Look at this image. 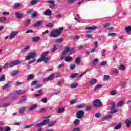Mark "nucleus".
Wrapping results in <instances>:
<instances>
[{"mask_svg": "<svg viewBox=\"0 0 131 131\" xmlns=\"http://www.w3.org/2000/svg\"><path fill=\"white\" fill-rule=\"evenodd\" d=\"M64 110H65V108L63 107H61L57 110V113H62V112H64Z\"/></svg>", "mask_w": 131, "mask_h": 131, "instance_id": "obj_28", "label": "nucleus"}, {"mask_svg": "<svg viewBox=\"0 0 131 131\" xmlns=\"http://www.w3.org/2000/svg\"><path fill=\"white\" fill-rule=\"evenodd\" d=\"M73 53H75V49L74 47H73L70 50V54H73Z\"/></svg>", "mask_w": 131, "mask_h": 131, "instance_id": "obj_47", "label": "nucleus"}, {"mask_svg": "<svg viewBox=\"0 0 131 131\" xmlns=\"http://www.w3.org/2000/svg\"><path fill=\"white\" fill-rule=\"evenodd\" d=\"M15 94H16V95H23V94H25V90H17L16 91H15Z\"/></svg>", "mask_w": 131, "mask_h": 131, "instance_id": "obj_11", "label": "nucleus"}, {"mask_svg": "<svg viewBox=\"0 0 131 131\" xmlns=\"http://www.w3.org/2000/svg\"><path fill=\"white\" fill-rule=\"evenodd\" d=\"M75 67H76V66H75V64H72L70 66V69L71 70H73V69H74L75 68Z\"/></svg>", "mask_w": 131, "mask_h": 131, "instance_id": "obj_54", "label": "nucleus"}, {"mask_svg": "<svg viewBox=\"0 0 131 131\" xmlns=\"http://www.w3.org/2000/svg\"><path fill=\"white\" fill-rule=\"evenodd\" d=\"M118 68L120 70H121L122 71L125 70V67L123 64H121Z\"/></svg>", "mask_w": 131, "mask_h": 131, "instance_id": "obj_25", "label": "nucleus"}, {"mask_svg": "<svg viewBox=\"0 0 131 131\" xmlns=\"http://www.w3.org/2000/svg\"><path fill=\"white\" fill-rule=\"evenodd\" d=\"M19 113H20L21 114H23L24 113H25V111H26V107H20L19 109Z\"/></svg>", "mask_w": 131, "mask_h": 131, "instance_id": "obj_15", "label": "nucleus"}, {"mask_svg": "<svg viewBox=\"0 0 131 131\" xmlns=\"http://www.w3.org/2000/svg\"><path fill=\"white\" fill-rule=\"evenodd\" d=\"M95 117H96V118H100V117H101V113H96L95 115Z\"/></svg>", "mask_w": 131, "mask_h": 131, "instance_id": "obj_58", "label": "nucleus"}, {"mask_svg": "<svg viewBox=\"0 0 131 131\" xmlns=\"http://www.w3.org/2000/svg\"><path fill=\"white\" fill-rule=\"evenodd\" d=\"M41 92H42V91H41V90H39L38 91V93H38V94H36L35 95V97H39V96H40L41 95V94H42L41 93Z\"/></svg>", "mask_w": 131, "mask_h": 131, "instance_id": "obj_45", "label": "nucleus"}, {"mask_svg": "<svg viewBox=\"0 0 131 131\" xmlns=\"http://www.w3.org/2000/svg\"><path fill=\"white\" fill-rule=\"evenodd\" d=\"M78 74L77 73H74L71 75V77L72 78H76V77L77 76Z\"/></svg>", "mask_w": 131, "mask_h": 131, "instance_id": "obj_53", "label": "nucleus"}, {"mask_svg": "<svg viewBox=\"0 0 131 131\" xmlns=\"http://www.w3.org/2000/svg\"><path fill=\"white\" fill-rule=\"evenodd\" d=\"M55 51H57V45H54L52 48V52H55Z\"/></svg>", "mask_w": 131, "mask_h": 131, "instance_id": "obj_64", "label": "nucleus"}, {"mask_svg": "<svg viewBox=\"0 0 131 131\" xmlns=\"http://www.w3.org/2000/svg\"><path fill=\"white\" fill-rule=\"evenodd\" d=\"M42 24V21H38L32 25L33 27H38Z\"/></svg>", "mask_w": 131, "mask_h": 131, "instance_id": "obj_8", "label": "nucleus"}, {"mask_svg": "<svg viewBox=\"0 0 131 131\" xmlns=\"http://www.w3.org/2000/svg\"><path fill=\"white\" fill-rule=\"evenodd\" d=\"M125 30L126 31V32H130V31H131V26L125 27Z\"/></svg>", "mask_w": 131, "mask_h": 131, "instance_id": "obj_29", "label": "nucleus"}, {"mask_svg": "<svg viewBox=\"0 0 131 131\" xmlns=\"http://www.w3.org/2000/svg\"><path fill=\"white\" fill-rule=\"evenodd\" d=\"M48 54H49V52H46L42 53L41 57L37 60V62H39L44 61V63L45 64H48V63H49V61H50V58L46 57H47V56H48Z\"/></svg>", "mask_w": 131, "mask_h": 131, "instance_id": "obj_2", "label": "nucleus"}, {"mask_svg": "<svg viewBox=\"0 0 131 131\" xmlns=\"http://www.w3.org/2000/svg\"><path fill=\"white\" fill-rule=\"evenodd\" d=\"M97 79H92L91 81H90V83L91 85H94V84L97 83Z\"/></svg>", "mask_w": 131, "mask_h": 131, "instance_id": "obj_17", "label": "nucleus"}, {"mask_svg": "<svg viewBox=\"0 0 131 131\" xmlns=\"http://www.w3.org/2000/svg\"><path fill=\"white\" fill-rule=\"evenodd\" d=\"M13 62L14 63V65H15V66H16V65H19V64H21V61L19 60H16L13 61Z\"/></svg>", "mask_w": 131, "mask_h": 131, "instance_id": "obj_33", "label": "nucleus"}, {"mask_svg": "<svg viewBox=\"0 0 131 131\" xmlns=\"http://www.w3.org/2000/svg\"><path fill=\"white\" fill-rule=\"evenodd\" d=\"M95 29H97V26L95 25L91 27H87L85 28L86 30H95Z\"/></svg>", "mask_w": 131, "mask_h": 131, "instance_id": "obj_10", "label": "nucleus"}, {"mask_svg": "<svg viewBox=\"0 0 131 131\" xmlns=\"http://www.w3.org/2000/svg\"><path fill=\"white\" fill-rule=\"evenodd\" d=\"M123 104H124V100L120 101L117 103L116 107H121Z\"/></svg>", "mask_w": 131, "mask_h": 131, "instance_id": "obj_16", "label": "nucleus"}, {"mask_svg": "<svg viewBox=\"0 0 131 131\" xmlns=\"http://www.w3.org/2000/svg\"><path fill=\"white\" fill-rule=\"evenodd\" d=\"M101 56L102 57H105V56H106V50L103 49L102 50V52H101Z\"/></svg>", "mask_w": 131, "mask_h": 131, "instance_id": "obj_49", "label": "nucleus"}, {"mask_svg": "<svg viewBox=\"0 0 131 131\" xmlns=\"http://www.w3.org/2000/svg\"><path fill=\"white\" fill-rule=\"evenodd\" d=\"M15 16L17 19H22V18H23V13H19L17 12L15 14Z\"/></svg>", "mask_w": 131, "mask_h": 131, "instance_id": "obj_9", "label": "nucleus"}, {"mask_svg": "<svg viewBox=\"0 0 131 131\" xmlns=\"http://www.w3.org/2000/svg\"><path fill=\"white\" fill-rule=\"evenodd\" d=\"M108 36L113 37V36H116V33H108Z\"/></svg>", "mask_w": 131, "mask_h": 131, "instance_id": "obj_57", "label": "nucleus"}, {"mask_svg": "<svg viewBox=\"0 0 131 131\" xmlns=\"http://www.w3.org/2000/svg\"><path fill=\"white\" fill-rule=\"evenodd\" d=\"M18 34L17 32L11 31L10 33V39H13V38H15V36Z\"/></svg>", "mask_w": 131, "mask_h": 131, "instance_id": "obj_7", "label": "nucleus"}, {"mask_svg": "<svg viewBox=\"0 0 131 131\" xmlns=\"http://www.w3.org/2000/svg\"><path fill=\"white\" fill-rule=\"evenodd\" d=\"M6 78L5 77V75H2L0 78V81H4Z\"/></svg>", "mask_w": 131, "mask_h": 131, "instance_id": "obj_55", "label": "nucleus"}, {"mask_svg": "<svg viewBox=\"0 0 131 131\" xmlns=\"http://www.w3.org/2000/svg\"><path fill=\"white\" fill-rule=\"evenodd\" d=\"M40 40V37L38 36H35L32 38V41L33 42H37V41H39Z\"/></svg>", "mask_w": 131, "mask_h": 131, "instance_id": "obj_12", "label": "nucleus"}, {"mask_svg": "<svg viewBox=\"0 0 131 131\" xmlns=\"http://www.w3.org/2000/svg\"><path fill=\"white\" fill-rule=\"evenodd\" d=\"M103 79L105 81H107V80H109V79H110V76H109V75H104Z\"/></svg>", "mask_w": 131, "mask_h": 131, "instance_id": "obj_32", "label": "nucleus"}, {"mask_svg": "<svg viewBox=\"0 0 131 131\" xmlns=\"http://www.w3.org/2000/svg\"><path fill=\"white\" fill-rule=\"evenodd\" d=\"M37 3V1H32L31 2V5H32V6H33V5H36Z\"/></svg>", "mask_w": 131, "mask_h": 131, "instance_id": "obj_61", "label": "nucleus"}, {"mask_svg": "<svg viewBox=\"0 0 131 131\" xmlns=\"http://www.w3.org/2000/svg\"><path fill=\"white\" fill-rule=\"evenodd\" d=\"M47 112V110L45 108H41L40 110L39 111V113H45Z\"/></svg>", "mask_w": 131, "mask_h": 131, "instance_id": "obj_38", "label": "nucleus"}, {"mask_svg": "<svg viewBox=\"0 0 131 131\" xmlns=\"http://www.w3.org/2000/svg\"><path fill=\"white\" fill-rule=\"evenodd\" d=\"M85 36L88 38V39H92V38L93 37L92 35L89 34H86Z\"/></svg>", "mask_w": 131, "mask_h": 131, "instance_id": "obj_56", "label": "nucleus"}, {"mask_svg": "<svg viewBox=\"0 0 131 131\" xmlns=\"http://www.w3.org/2000/svg\"><path fill=\"white\" fill-rule=\"evenodd\" d=\"M91 109H92V106L88 105L86 106L85 111H87V112H89V111H91Z\"/></svg>", "mask_w": 131, "mask_h": 131, "instance_id": "obj_51", "label": "nucleus"}, {"mask_svg": "<svg viewBox=\"0 0 131 131\" xmlns=\"http://www.w3.org/2000/svg\"><path fill=\"white\" fill-rule=\"evenodd\" d=\"M100 88H102V84H97L94 88V90L96 91V90H98V89H100Z\"/></svg>", "mask_w": 131, "mask_h": 131, "instance_id": "obj_27", "label": "nucleus"}, {"mask_svg": "<svg viewBox=\"0 0 131 131\" xmlns=\"http://www.w3.org/2000/svg\"><path fill=\"white\" fill-rule=\"evenodd\" d=\"M21 5L20 3H16L14 6V9H17V8H19V7H21Z\"/></svg>", "mask_w": 131, "mask_h": 131, "instance_id": "obj_48", "label": "nucleus"}, {"mask_svg": "<svg viewBox=\"0 0 131 131\" xmlns=\"http://www.w3.org/2000/svg\"><path fill=\"white\" fill-rule=\"evenodd\" d=\"M37 17V12H33L31 18H34Z\"/></svg>", "mask_w": 131, "mask_h": 131, "instance_id": "obj_34", "label": "nucleus"}, {"mask_svg": "<svg viewBox=\"0 0 131 131\" xmlns=\"http://www.w3.org/2000/svg\"><path fill=\"white\" fill-rule=\"evenodd\" d=\"M68 51H69V47H67L66 49H64L62 52V55L63 56H65V55H66V54H67V53L68 52Z\"/></svg>", "mask_w": 131, "mask_h": 131, "instance_id": "obj_20", "label": "nucleus"}, {"mask_svg": "<svg viewBox=\"0 0 131 131\" xmlns=\"http://www.w3.org/2000/svg\"><path fill=\"white\" fill-rule=\"evenodd\" d=\"M76 115L77 118H79V119H81V118L83 117V115H84V111L82 110L77 111L76 114Z\"/></svg>", "mask_w": 131, "mask_h": 131, "instance_id": "obj_4", "label": "nucleus"}, {"mask_svg": "<svg viewBox=\"0 0 131 131\" xmlns=\"http://www.w3.org/2000/svg\"><path fill=\"white\" fill-rule=\"evenodd\" d=\"M36 57V53L34 52H30L28 55L26 57L25 60H29L30 59H34Z\"/></svg>", "mask_w": 131, "mask_h": 131, "instance_id": "obj_3", "label": "nucleus"}, {"mask_svg": "<svg viewBox=\"0 0 131 131\" xmlns=\"http://www.w3.org/2000/svg\"><path fill=\"white\" fill-rule=\"evenodd\" d=\"M111 111L110 112V114H113V113H116L118 111V109L116 110H111Z\"/></svg>", "mask_w": 131, "mask_h": 131, "instance_id": "obj_40", "label": "nucleus"}, {"mask_svg": "<svg viewBox=\"0 0 131 131\" xmlns=\"http://www.w3.org/2000/svg\"><path fill=\"white\" fill-rule=\"evenodd\" d=\"M72 60V57L71 56L66 57L64 58V61L66 62H69Z\"/></svg>", "mask_w": 131, "mask_h": 131, "instance_id": "obj_24", "label": "nucleus"}, {"mask_svg": "<svg viewBox=\"0 0 131 131\" xmlns=\"http://www.w3.org/2000/svg\"><path fill=\"white\" fill-rule=\"evenodd\" d=\"M43 13L45 16H50V15L52 14V12L51 11L50 9H47Z\"/></svg>", "mask_w": 131, "mask_h": 131, "instance_id": "obj_13", "label": "nucleus"}, {"mask_svg": "<svg viewBox=\"0 0 131 131\" xmlns=\"http://www.w3.org/2000/svg\"><path fill=\"white\" fill-rule=\"evenodd\" d=\"M122 125H121V123H119L118 125H117L116 126L114 127V129L116 130V129H119L121 128V127Z\"/></svg>", "mask_w": 131, "mask_h": 131, "instance_id": "obj_21", "label": "nucleus"}, {"mask_svg": "<svg viewBox=\"0 0 131 131\" xmlns=\"http://www.w3.org/2000/svg\"><path fill=\"white\" fill-rule=\"evenodd\" d=\"M24 102H26V99L24 98L21 99V100L18 101L19 104H22V103H24Z\"/></svg>", "mask_w": 131, "mask_h": 131, "instance_id": "obj_60", "label": "nucleus"}, {"mask_svg": "<svg viewBox=\"0 0 131 131\" xmlns=\"http://www.w3.org/2000/svg\"><path fill=\"white\" fill-rule=\"evenodd\" d=\"M29 24H30V20L27 19L26 22L25 23L24 26H25V27H27V26H28Z\"/></svg>", "mask_w": 131, "mask_h": 131, "instance_id": "obj_36", "label": "nucleus"}, {"mask_svg": "<svg viewBox=\"0 0 131 131\" xmlns=\"http://www.w3.org/2000/svg\"><path fill=\"white\" fill-rule=\"evenodd\" d=\"M63 41H64V40L62 38H59L57 40H56L55 41V42L57 43H61V42H63Z\"/></svg>", "mask_w": 131, "mask_h": 131, "instance_id": "obj_37", "label": "nucleus"}, {"mask_svg": "<svg viewBox=\"0 0 131 131\" xmlns=\"http://www.w3.org/2000/svg\"><path fill=\"white\" fill-rule=\"evenodd\" d=\"M121 88H125L126 86V83L125 82H122L121 83Z\"/></svg>", "mask_w": 131, "mask_h": 131, "instance_id": "obj_62", "label": "nucleus"}, {"mask_svg": "<svg viewBox=\"0 0 131 131\" xmlns=\"http://www.w3.org/2000/svg\"><path fill=\"white\" fill-rule=\"evenodd\" d=\"M70 86L71 89H75L77 88V86H78V84L77 83H74L71 84Z\"/></svg>", "mask_w": 131, "mask_h": 131, "instance_id": "obj_19", "label": "nucleus"}, {"mask_svg": "<svg viewBox=\"0 0 131 131\" xmlns=\"http://www.w3.org/2000/svg\"><path fill=\"white\" fill-rule=\"evenodd\" d=\"M117 91L116 90H113L111 92V95L112 96H115V95H117Z\"/></svg>", "mask_w": 131, "mask_h": 131, "instance_id": "obj_39", "label": "nucleus"}, {"mask_svg": "<svg viewBox=\"0 0 131 131\" xmlns=\"http://www.w3.org/2000/svg\"><path fill=\"white\" fill-rule=\"evenodd\" d=\"M98 62H99V59H98V58H95L93 60V65H97V64H98Z\"/></svg>", "mask_w": 131, "mask_h": 131, "instance_id": "obj_31", "label": "nucleus"}, {"mask_svg": "<svg viewBox=\"0 0 131 131\" xmlns=\"http://www.w3.org/2000/svg\"><path fill=\"white\" fill-rule=\"evenodd\" d=\"M62 30H64V27L59 28L58 30H53L50 34V37H58L60 36L62 34Z\"/></svg>", "mask_w": 131, "mask_h": 131, "instance_id": "obj_1", "label": "nucleus"}, {"mask_svg": "<svg viewBox=\"0 0 131 131\" xmlns=\"http://www.w3.org/2000/svg\"><path fill=\"white\" fill-rule=\"evenodd\" d=\"M34 77V75L33 74H30L28 75L27 79L28 80H30L31 79H33V78Z\"/></svg>", "mask_w": 131, "mask_h": 131, "instance_id": "obj_26", "label": "nucleus"}, {"mask_svg": "<svg viewBox=\"0 0 131 131\" xmlns=\"http://www.w3.org/2000/svg\"><path fill=\"white\" fill-rule=\"evenodd\" d=\"M35 126L36 127H38V128L42 127V126H43V124H42V122L36 124Z\"/></svg>", "mask_w": 131, "mask_h": 131, "instance_id": "obj_30", "label": "nucleus"}, {"mask_svg": "<svg viewBox=\"0 0 131 131\" xmlns=\"http://www.w3.org/2000/svg\"><path fill=\"white\" fill-rule=\"evenodd\" d=\"M42 103H48V99L47 98H44V99H42L41 101Z\"/></svg>", "mask_w": 131, "mask_h": 131, "instance_id": "obj_63", "label": "nucleus"}, {"mask_svg": "<svg viewBox=\"0 0 131 131\" xmlns=\"http://www.w3.org/2000/svg\"><path fill=\"white\" fill-rule=\"evenodd\" d=\"M35 108H37V105L34 104L33 105H32L31 107H30V110H33L35 109Z\"/></svg>", "mask_w": 131, "mask_h": 131, "instance_id": "obj_41", "label": "nucleus"}, {"mask_svg": "<svg viewBox=\"0 0 131 131\" xmlns=\"http://www.w3.org/2000/svg\"><path fill=\"white\" fill-rule=\"evenodd\" d=\"M111 118H112V115H107L105 117H103V118H102V120L103 121H105V120H107V119H111Z\"/></svg>", "mask_w": 131, "mask_h": 131, "instance_id": "obj_14", "label": "nucleus"}, {"mask_svg": "<svg viewBox=\"0 0 131 131\" xmlns=\"http://www.w3.org/2000/svg\"><path fill=\"white\" fill-rule=\"evenodd\" d=\"M94 105L95 107H101L102 106V102L98 99H96L94 102Z\"/></svg>", "mask_w": 131, "mask_h": 131, "instance_id": "obj_5", "label": "nucleus"}, {"mask_svg": "<svg viewBox=\"0 0 131 131\" xmlns=\"http://www.w3.org/2000/svg\"><path fill=\"white\" fill-rule=\"evenodd\" d=\"M110 105H111V106H112L111 110H113L114 109H115V103H114V102H112V103H110Z\"/></svg>", "mask_w": 131, "mask_h": 131, "instance_id": "obj_52", "label": "nucleus"}, {"mask_svg": "<svg viewBox=\"0 0 131 131\" xmlns=\"http://www.w3.org/2000/svg\"><path fill=\"white\" fill-rule=\"evenodd\" d=\"M54 26V23H49L46 25L47 27H53Z\"/></svg>", "mask_w": 131, "mask_h": 131, "instance_id": "obj_43", "label": "nucleus"}, {"mask_svg": "<svg viewBox=\"0 0 131 131\" xmlns=\"http://www.w3.org/2000/svg\"><path fill=\"white\" fill-rule=\"evenodd\" d=\"M101 66H105V65H107V61H103L100 63Z\"/></svg>", "mask_w": 131, "mask_h": 131, "instance_id": "obj_59", "label": "nucleus"}, {"mask_svg": "<svg viewBox=\"0 0 131 131\" xmlns=\"http://www.w3.org/2000/svg\"><path fill=\"white\" fill-rule=\"evenodd\" d=\"M80 57H77V59L75 60V63L76 64H80Z\"/></svg>", "mask_w": 131, "mask_h": 131, "instance_id": "obj_46", "label": "nucleus"}, {"mask_svg": "<svg viewBox=\"0 0 131 131\" xmlns=\"http://www.w3.org/2000/svg\"><path fill=\"white\" fill-rule=\"evenodd\" d=\"M19 72V71L16 70L11 72V76H15V75H17V74H18Z\"/></svg>", "mask_w": 131, "mask_h": 131, "instance_id": "obj_22", "label": "nucleus"}, {"mask_svg": "<svg viewBox=\"0 0 131 131\" xmlns=\"http://www.w3.org/2000/svg\"><path fill=\"white\" fill-rule=\"evenodd\" d=\"M31 126H33V124H32L31 125H26V126H25L24 127V128H25V129H26L27 128H30V127H31Z\"/></svg>", "mask_w": 131, "mask_h": 131, "instance_id": "obj_44", "label": "nucleus"}, {"mask_svg": "<svg viewBox=\"0 0 131 131\" xmlns=\"http://www.w3.org/2000/svg\"><path fill=\"white\" fill-rule=\"evenodd\" d=\"M79 120L76 119L74 121V124H75V125H78V124H79Z\"/></svg>", "mask_w": 131, "mask_h": 131, "instance_id": "obj_42", "label": "nucleus"}, {"mask_svg": "<svg viewBox=\"0 0 131 131\" xmlns=\"http://www.w3.org/2000/svg\"><path fill=\"white\" fill-rule=\"evenodd\" d=\"M56 121L51 122L50 123L48 124L49 127H52V126H54L55 124H56Z\"/></svg>", "mask_w": 131, "mask_h": 131, "instance_id": "obj_35", "label": "nucleus"}, {"mask_svg": "<svg viewBox=\"0 0 131 131\" xmlns=\"http://www.w3.org/2000/svg\"><path fill=\"white\" fill-rule=\"evenodd\" d=\"M125 124H126L127 127H129L131 124V121L129 120V119H127L125 122Z\"/></svg>", "mask_w": 131, "mask_h": 131, "instance_id": "obj_18", "label": "nucleus"}, {"mask_svg": "<svg viewBox=\"0 0 131 131\" xmlns=\"http://www.w3.org/2000/svg\"><path fill=\"white\" fill-rule=\"evenodd\" d=\"M7 18L6 17H0V22H6Z\"/></svg>", "mask_w": 131, "mask_h": 131, "instance_id": "obj_50", "label": "nucleus"}, {"mask_svg": "<svg viewBox=\"0 0 131 131\" xmlns=\"http://www.w3.org/2000/svg\"><path fill=\"white\" fill-rule=\"evenodd\" d=\"M49 122H50V119H45L43 121V122H42V124L43 126L46 125V124H48V123H49Z\"/></svg>", "mask_w": 131, "mask_h": 131, "instance_id": "obj_23", "label": "nucleus"}, {"mask_svg": "<svg viewBox=\"0 0 131 131\" xmlns=\"http://www.w3.org/2000/svg\"><path fill=\"white\" fill-rule=\"evenodd\" d=\"M54 75L55 74H53L49 75V76L48 78H44V81H49L50 80H53Z\"/></svg>", "mask_w": 131, "mask_h": 131, "instance_id": "obj_6", "label": "nucleus"}]
</instances>
